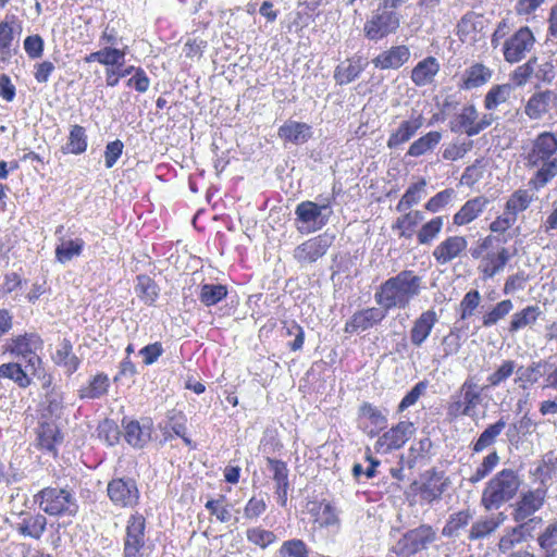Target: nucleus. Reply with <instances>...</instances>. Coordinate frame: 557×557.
<instances>
[{
    "instance_id": "f257e3e1",
    "label": "nucleus",
    "mask_w": 557,
    "mask_h": 557,
    "mask_svg": "<svg viewBox=\"0 0 557 557\" xmlns=\"http://www.w3.org/2000/svg\"><path fill=\"white\" fill-rule=\"evenodd\" d=\"M423 288L422 276L412 270H403L383 282L374 294L375 302L385 311L405 309Z\"/></svg>"
},
{
    "instance_id": "f03ea898",
    "label": "nucleus",
    "mask_w": 557,
    "mask_h": 557,
    "mask_svg": "<svg viewBox=\"0 0 557 557\" xmlns=\"http://www.w3.org/2000/svg\"><path fill=\"white\" fill-rule=\"evenodd\" d=\"M527 160L528 166L536 169L529 185L540 190L557 176V137L549 132L539 134Z\"/></svg>"
},
{
    "instance_id": "7ed1b4c3",
    "label": "nucleus",
    "mask_w": 557,
    "mask_h": 557,
    "mask_svg": "<svg viewBox=\"0 0 557 557\" xmlns=\"http://www.w3.org/2000/svg\"><path fill=\"white\" fill-rule=\"evenodd\" d=\"M522 484L519 473L510 468L503 469L493 475L482 491L481 506L486 511L497 510L512 500Z\"/></svg>"
},
{
    "instance_id": "20e7f679",
    "label": "nucleus",
    "mask_w": 557,
    "mask_h": 557,
    "mask_svg": "<svg viewBox=\"0 0 557 557\" xmlns=\"http://www.w3.org/2000/svg\"><path fill=\"white\" fill-rule=\"evenodd\" d=\"M39 508L50 516H75L78 504L75 494L66 487H46L34 496Z\"/></svg>"
},
{
    "instance_id": "39448f33",
    "label": "nucleus",
    "mask_w": 557,
    "mask_h": 557,
    "mask_svg": "<svg viewBox=\"0 0 557 557\" xmlns=\"http://www.w3.org/2000/svg\"><path fill=\"white\" fill-rule=\"evenodd\" d=\"M547 497V491L544 487H536L521 493L519 499L513 505L512 519L517 523L530 522L531 529L542 523V518L532 517L544 506Z\"/></svg>"
},
{
    "instance_id": "423d86ee",
    "label": "nucleus",
    "mask_w": 557,
    "mask_h": 557,
    "mask_svg": "<svg viewBox=\"0 0 557 557\" xmlns=\"http://www.w3.org/2000/svg\"><path fill=\"white\" fill-rule=\"evenodd\" d=\"M330 203H317L310 200L301 201L295 209L297 230L309 234L321 230L331 214Z\"/></svg>"
},
{
    "instance_id": "0eeeda50",
    "label": "nucleus",
    "mask_w": 557,
    "mask_h": 557,
    "mask_svg": "<svg viewBox=\"0 0 557 557\" xmlns=\"http://www.w3.org/2000/svg\"><path fill=\"white\" fill-rule=\"evenodd\" d=\"M437 540L436 531L429 524L407 531L392 547L397 556H412L424 549Z\"/></svg>"
},
{
    "instance_id": "6e6552de",
    "label": "nucleus",
    "mask_w": 557,
    "mask_h": 557,
    "mask_svg": "<svg viewBox=\"0 0 557 557\" xmlns=\"http://www.w3.org/2000/svg\"><path fill=\"white\" fill-rule=\"evenodd\" d=\"M400 24L396 12L380 5L363 26L364 36L372 41H379L396 33Z\"/></svg>"
},
{
    "instance_id": "1a4fd4ad",
    "label": "nucleus",
    "mask_w": 557,
    "mask_h": 557,
    "mask_svg": "<svg viewBox=\"0 0 557 557\" xmlns=\"http://www.w3.org/2000/svg\"><path fill=\"white\" fill-rule=\"evenodd\" d=\"M146 519L141 515H132L126 523L123 557H144L146 548Z\"/></svg>"
},
{
    "instance_id": "9d476101",
    "label": "nucleus",
    "mask_w": 557,
    "mask_h": 557,
    "mask_svg": "<svg viewBox=\"0 0 557 557\" xmlns=\"http://www.w3.org/2000/svg\"><path fill=\"white\" fill-rule=\"evenodd\" d=\"M535 44V37L527 26L520 27L503 44V55L508 63H518L525 58Z\"/></svg>"
},
{
    "instance_id": "9b49d317",
    "label": "nucleus",
    "mask_w": 557,
    "mask_h": 557,
    "mask_svg": "<svg viewBox=\"0 0 557 557\" xmlns=\"http://www.w3.org/2000/svg\"><path fill=\"white\" fill-rule=\"evenodd\" d=\"M416 431L414 424L410 421H400L395 426L383 433L374 444L377 454H388L392 450L401 448Z\"/></svg>"
},
{
    "instance_id": "f8f14e48",
    "label": "nucleus",
    "mask_w": 557,
    "mask_h": 557,
    "mask_svg": "<svg viewBox=\"0 0 557 557\" xmlns=\"http://www.w3.org/2000/svg\"><path fill=\"white\" fill-rule=\"evenodd\" d=\"M107 493L112 504L119 508H133L139 499V491L133 479L111 480Z\"/></svg>"
},
{
    "instance_id": "ddd939ff",
    "label": "nucleus",
    "mask_w": 557,
    "mask_h": 557,
    "mask_svg": "<svg viewBox=\"0 0 557 557\" xmlns=\"http://www.w3.org/2000/svg\"><path fill=\"white\" fill-rule=\"evenodd\" d=\"M42 341L36 334H25L12 339L8 345V350L16 357H22L32 373H36L40 366V358L36 354L41 348Z\"/></svg>"
},
{
    "instance_id": "4468645a",
    "label": "nucleus",
    "mask_w": 557,
    "mask_h": 557,
    "mask_svg": "<svg viewBox=\"0 0 557 557\" xmlns=\"http://www.w3.org/2000/svg\"><path fill=\"white\" fill-rule=\"evenodd\" d=\"M333 238L327 233L312 237L295 248L294 258L301 265L313 263L326 253Z\"/></svg>"
},
{
    "instance_id": "2eb2a0df",
    "label": "nucleus",
    "mask_w": 557,
    "mask_h": 557,
    "mask_svg": "<svg viewBox=\"0 0 557 557\" xmlns=\"http://www.w3.org/2000/svg\"><path fill=\"white\" fill-rule=\"evenodd\" d=\"M124 438L134 448H144L151 440L152 421L149 418L141 420L123 419Z\"/></svg>"
},
{
    "instance_id": "dca6fc26",
    "label": "nucleus",
    "mask_w": 557,
    "mask_h": 557,
    "mask_svg": "<svg viewBox=\"0 0 557 557\" xmlns=\"http://www.w3.org/2000/svg\"><path fill=\"white\" fill-rule=\"evenodd\" d=\"M557 108V92L552 89L534 92L524 106V113L531 120H541Z\"/></svg>"
},
{
    "instance_id": "f3484780",
    "label": "nucleus",
    "mask_w": 557,
    "mask_h": 557,
    "mask_svg": "<svg viewBox=\"0 0 557 557\" xmlns=\"http://www.w3.org/2000/svg\"><path fill=\"white\" fill-rule=\"evenodd\" d=\"M467 247L468 240L465 236H448L434 248L432 256L437 264L445 265L460 258Z\"/></svg>"
},
{
    "instance_id": "a211bd4d",
    "label": "nucleus",
    "mask_w": 557,
    "mask_h": 557,
    "mask_svg": "<svg viewBox=\"0 0 557 557\" xmlns=\"http://www.w3.org/2000/svg\"><path fill=\"white\" fill-rule=\"evenodd\" d=\"M386 312L387 311H385L382 307H371L357 311L352 314L350 320L346 322L345 332L355 333L358 331H366L371 329L385 319Z\"/></svg>"
},
{
    "instance_id": "6ab92c4d",
    "label": "nucleus",
    "mask_w": 557,
    "mask_h": 557,
    "mask_svg": "<svg viewBox=\"0 0 557 557\" xmlns=\"http://www.w3.org/2000/svg\"><path fill=\"white\" fill-rule=\"evenodd\" d=\"M437 321V313L433 309L423 311L412 323L410 343L414 347H421L431 335Z\"/></svg>"
},
{
    "instance_id": "aec40b11",
    "label": "nucleus",
    "mask_w": 557,
    "mask_h": 557,
    "mask_svg": "<svg viewBox=\"0 0 557 557\" xmlns=\"http://www.w3.org/2000/svg\"><path fill=\"white\" fill-rule=\"evenodd\" d=\"M410 58V50L407 46H394L372 60L373 65L380 70H397Z\"/></svg>"
},
{
    "instance_id": "412c9836",
    "label": "nucleus",
    "mask_w": 557,
    "mask_h": 557,
    "mask_svg": "<svg viewBox=\"0 0 557 557\" xmlns=\"http://www.w3.org/2000/svg\"><path fill=\"white\" fill-rule=\"evenodd\" d=\"M423 121L424 119L421 114L401 121L398 127L391 133L387 139V147L395 149L409 141L423 126Z\"/></svg>"
},
{
    "instance_id": "4be33fe9",
    "label": "nucleus",
    "mask_w": 557,
    "mask_h": 557,
    "mask_svg": "<svg viewBox=\"0 0 557 557\" xmlns=\"http://www.w3.org/2000/svg\"><path fill=\"white\" fill-rule=\"evenodd\" d=\"M492 76V69L483 63L475 62L463 71L459 87L465 90L475 89L487 84Z\"/></svg>"
},
{
    "instance_id": "5701e85b",
    "label": "nucleus",
    "mask_w": 557,
    "mask_h": 557,
    "mask_svg": "<svg viewBox=\"0 0 557 557\" xmlns=\"http://www.w3.org/2000/svg\"><path fill=\"white\" fill-rule=\"evenodd\" d=\"M269 469L273 472V480L275 481V494L277 503L282 507L287 505V491L289 488L288 469L284 461L273 458H267Z\"/></svg>"
},
{
    "instance_id": "b1692460",
    "label": "nucleus",
    "mask_w": 557,
    "mask_h": 557,
    "mask_svg": "<svg viewBox=\"0 0 557 557\" xmlns=\"http://www.w3.org/2000/svg\"><path fill=\"white\" fill-rule=\"evenodd\" d=\"M21 521L15 524L16 531L27 537L39 540L47 527V518L41 513L32 515L22 512Z\"/></svg>"
},
{
    "instance_id": "393cba45",
    "label": "nucleus",
    "mask_w": 557,
    "mask_h": 557,
    "mask_svg": "<svg viewBox=\"0 0 557 557\" xmlns=\"http://www.w3.org/2000/svg\"><path fill=\"white\" fill-rule=\"evenodd\" d=\"M478 117L479 112L473 104L465 106L450 122V131L453 133H465L469 137L475 136V122Z\"/></svg>"
},
{
    "instance_id": "a878e982",
    "label": "nucleus",
    "mask_w": 557,
    "mask_h": 557,
    "mask_svg": "<svg viewBox=\"0 0 557 557\" xmlns=\"http://www.w3.org/2000/svg\"><path fill=\"white\" fill-rule=\"evenodd\" d=\"M277 134L285 141L301 145L311 137V127L307 123L289 120L278 128Z\"/></svg>"
},
{
    "instance_id": "bb28decb",
    "label": "nucleus",
    "mask_w": 557,
    "mask_h": 557,
    "mask_svg": "<svg viewBox=\"0 0 557 557\" xmlns=\"http://www.w3.org/2000/svg\"><path fill=\"white\" fill-rule=\"evenodd\" d=\"M506 520V515L498 512L488 517L476 520L470 529L469 540L476 541L482 540L491 535L496 531Z\"/></svg>"
},
{
    "instance_id": "cd10ccee",
    "label": "nucleus",
    "mask_w": 557,
    "mask_h": 557,
    "mask_svg": "<svg viewBox=\"0 0 557 557\" xmlns=\"http://www.w3.org/2000/svg\"><path fill=\"white\" fill-rule=\"evenodd\" d=\"M440 67V63L434 57H428L412 69L411 81L419 87L429 85L434 81Z\"/></svg>"
},
{
    "instance_id": "c85d7f7f",
    "label": "nucleus",
    "mask_w": 557,
    "mask_h": 557,
    "mask_svg": "<svg viewBox=\"0 0 557 557\" xmlns=\"http://www.w3.org/2000/svg\"><path fill=\"white\" fill-rule=\"evenodd\" d=\"M487 203L488 199L483 196L468 200L454 215V224L461 226L471 223L483 212Z\"/></svg>"
},
{
    "instance_id": "c756f323",
    "label": "nucleus",
    "mask_w": 557,
    "mask_h": 557,
    "mask_svg": "<svg viewBox=\"0 0 557 557\" xmlns=\"http://www.w3.org/2000/svg\"><path fill=\"white\" fill-rule=\"evenodd\" d=\"M482 391L483 387H480L473 377H468L456 392L473 418L476 416L478 406L482 401Z\"/></svg>"
},
{
    "instance_id": "7c9ffc66",
    "label": "nucleus",
    "mask_w": 557,
    "mask_h": 557,
    "mask_svg": "<svg viewBox=\"0 0 557 557\" xmlns=\"http://www.w3.org/2000/svg\"><path fill=\"white\" fill-rule=\"evenodd\" d=\"M509 259L508 249L503 247L497 252H488L479 269L484 278H492L504 270Z\"/></svg>"
},
{
    "instance_id": "2f4dec72",
    "label": "nucleus",
    "mask_w": 557,
    "mask_h": 557,
    "mask_svg": "<svg viewBox=\"0 0 557 557\" xmlns=\"http://www.w3.org/2000/svg\"><path fill=\"white\" fill-rule=\"evenodd\" d=\"M442 138L443 134L440 131H430L410 144L406 156L413 158L425 156L437 147Z\"/></svg>"
},
{
    "instance_id": "473e14b6",
    "label": "nucleus",
    "mask_w": 557,
    "mask_h": 557,
    "mask_svg": "<svg viewBox=\"0 0 557 557\" xmlns=\"http://www.w3.org/2000/svg\"><path fill=\"white\" fill-rule=\"evenodd\" d=\"M85 242L81 237L66 238L62 237L55 247V260L65 264L82 255Z\"/></svg>"
},
{
    "instance_id": "72a5a7b5",
    "label": "nucleus",
    "mask_w": 557,
    "mask_h": 557,
    "mask_svg": "<svg viewBox=\"0 0 557 557\" xmlns=\"http://www.w3.org/2000/svg\"><path fill=\"white\" fill-rule=\"evenodd\" d=\"M542 315V310L537 305H530L512 314L509 323V332L517 333L524 327H532Z\"/></svg>"
},
{
    "instance_id": "f704fd0d",
    "label": "nucleus",
    "mask_w": 557,
    "mask_h": 557,
    "mask_svg": "<svg viewBox=\"0 0 557 557\" xmlns=\"http://www.w3.org/2000/svg\"><path fill=\"white\" fill-rule=\"evenodd\" d=\"M533 536V530L530 522L518 523L517 527L508 530L499 540L498 549L502 553H508L516 545L523 542L527 537Z\"/></svg>"
},
{
    "instance_id": "c9c22d12",
    "label": "nucleus",
    "mask_w": 557,
    "mask_h": 557,
    "mask_svg": "<svg viewBox=\"0 0 557 557\" xmlns=\"http://www.w3.org/2000/svg\"><path fill=\"white\" fill-rule=\"evenodd\" d=\"M536 544L542 557H557V519L548 522L539 533Z\"/></svg>"
},
{
    "instance_id": "e433bc0d",
    "label": "nucleus",
    "mask_w": 557,
    "mask_h": 557,
    "mask_svg": "<svg viewBox=\"0 0 557 557\" xmlns=\"http://www.w3.org/2000/svg\"><path fill=\"white\" fill-rule=\"evenodd\" d=\"M73 347L69 339L64 338L57 347L53 355L54 362L63 367L65 372L73 374L79 367L81 360L72 351Z\"/></svg>"
},
{
    "instance_id": "4c0bfd02",
    "label": "nucleus",
    "mask_w": 557,
    "mask_h": 557,
    "mask_svg": "<svg viewBox=\"0 0 557 557\" xmlns=\"http://www.w3.org/2000/svg\"><path fill=\"white\" fill-rule=\"evenodd\" d=\"M30 375H35V373H32L27 363L24 368L17 362H9L0 366V377L10 379L23 388L29 386L32 382Z\"/></svg>"
},
{
    "instance_id": "58836bf2",
    "label": "nucleus",
    "mask_w": 557,
    "mask_h": 557,
    "mask_svg": "<svg viewBox=\"0 0 557 557\" xmlns=\"http://www.w3.org/2000/svg\"><path fill=\"white\" fill-rule=\"evenodd\" d=\"M88 141L85 127L73 125L70 129L67 141L61 147L64 154H82L87 150Z\"/></svg>"
},
{
    "instance_id": "ea45409f",
    "label": "nucleus",
    "mask_w": 557,
    "mask_h": 557,
    "mask_svg": "<svg viewBox=\"0 0 557 557\" xmlns=\"http://www.w3.org/2000/svg\"><path fill=\"white\" fill-rule=\"evenodd\" d=\"M506 420L502 417L495 423L490 424L479 436V438L472 444L473 453H481L486 448L491 447L495 444L497 437L502 434L504 429L506 428Z\"/></svg>"
},
{
    "instance_id": "a19ab883",
    "label": "nucleus",
    "mask_w": 557,
    "mask_h": 557,
    "mask_svg": "<svg viewBox=\"0 0 557 557\" xmlns=\"http://www.w3.org/2000/svg\"><path fill=\"white\" fill-rule=\"evenodd\" d=\"M364 70L360 59L347 60L338 64L334 71V79L338 85H347L355 81Z\"/></svg>"
},
{
    "instance_id": "79ce46f5",
    "label": "nucleus",
    "mask_w": 557,
    "mask_h": 557,
    "mask_svg": "<svg viewBox=\"0 0 557 557\" xmlns=\"http://www.w3.org/2000/svg\"><path fill=\"white\" fill-rule=\"evenodd\" d=\"M547 362L543 360L533 361L529 366H519L516 368L515 382L521 387H525L527 384L533 385L543 375V368H546Z\"/></svg>"
},
{
    "instance_id": "37998d69",
    "label": "nucleus",
    "mask_w": 557,
    "mask_h": 557,
    "mask_svg": "<svg viewBox=\"0 0 557 557\" xmlns=\"http://www.w3.org/2000/svg\"><path fill=\"white\" fill-rule=\"evenodd\" d=\"M535 194L529 189L519 188L515 190L506 202V210L518 216L520 212L525 211L535 199Z\"/></svg>"
},
{
    "instance_id": "c03bdc74",
    "label": "nucleus",
    "mask_w": 557,
    "mask_h": 557,
    "mask_svg": "<svg viewBox=\"0 0 557 557\" xmlns=\"http://www.w3.org/2000/svg\"><path fill=\"white\" fill-rule=\"evenodd\" d=\"M425 187L426 181L424 178L411 184L397 203L396 210L398 212H405L411 207L418 205L425 195Z\"/></svg>"
},
{
    "instance_id": "a18cd8bd",
    "label": "nucleus",
    "mask_w": 557,
    "mask_h": 557,
    "mask_svg": "<svg viewBox=\"0 0 557 557\" xmlns=\"http://www.w3.org/2000/svg\"><path fill=\"white\" fill-rule=\"evenodd\" d=\"M513 91L511 84H502L493 86L484 97V108L495 110L498 106L507 102Z\"/></svg>"
},
{
    "instance_id": "49530a36",
    "label": "nucleus",
    "mask_w": 557,
    "mask_h": 557,
    "mask_svg": "<svg viewBox=\"0 0 557 557\" xmlns=\"http://www.w3.org/2000/svg\"><path fill=\"white\" fill-rule=\"evenodd\" d=\"M135 292L146 305H152L158 298L160 289L150 276L138 275Z\"/></svg>"
},
{
    "instance_id": "de8ad7c7",
    "label": "nucleus",
    "mask_w": 557,
    "mask_h": 557,
    "mask_svg": "<svg viewBox=\"0 0 557 557\" xmlns=\"http://www.w3.org/2000/svg\"><path fill=\"white\" fill-rule=\"evenodd\" d=\"M473 148V140H454L442 146V158L445 161L462 159Z\"/></svg>"
},
{
    "instance_id": "09e8293b",
    "label": "nucleus",
    "mask_w": 557,
    "mask_h": 557,
    "mask_svg": "<svg viewBox=\"0 0 557 557\" xmlns=\"http://www.w3.org/2000/svg\"><path fill=\"white\" fill-rule=\"evenodd\" d=\"M38 441L41 448L53 450L54 445L62 441L59 428L53 422H42L38 429Z\"/></svg>"
},
{
    "instance_id": "8fccbe9b",
    "label": "nucleus",
    "mask_w": 557,
    "mask_h": 557,
    "mask_svg": "<svg viewBox=\"0 0 557 557\" xmlns=\"http://www.w3.org/2000/svg\"><path fill=\"white\" fill-rule=\"evenodd\" d=\"M109 379L106 374L95 375L87 386L79 389L81 398L95 399L103 396L108 392Z\"/></svg>"
},
{
    "instance_id": "3c124183",
    "label": "nucleus",
    "mask_w": 557,
    "mask_h": 557,
    "mask_svg": "<svg viewBox=\"0 0 557 557\" xmlns=\"http://www.w3.org/2000/svg\"><path fill=\"white\" fill-rule=\"evenodd\" d=\"M517 363L515 360L506 359L486 377L487 387H497L505 383L516 373Z\"/></svg>"
},
{
    "instance_id": "603ef678",
    "label": "nucleus",
    "mask_w": 557,
    "mask_h": 557,
    "mask_svg": "<svg viewBox=\"0 0 557 557\" xmlns=\"http://www.w3.org/2000/svg\"><path fill=\"white\" fill-rule=\"evenodd\" d=\"M500 457L496 450L486 455L482 462L476 467L475 471L471 474L468 481L471 484H476L484 480L492 471L498 466Z\"/></svg>"
},
{
    "instance_id": "864d4df0",
    "label": "nucleus",
    "mask_w": 557,
    "mask_h": 557,
    "mask_svg": "<svg viewBox=\"0 0 557 557\" xmlns=\"http://www.w3.org/2000/svg\"><path fill=\"white\" fill-rule=\"evenodd\" d=\"M449 480L438 482V480L432 478L428 482L423 483L420 488V497L422 500L431 504L435 500L441 499L443 493L448 487Z\"/></svg>"
},
{
    "instance_id": "5fc2aeb1",
    "label": "nucleus",
    "mask_w": 557,
    "mask_h": 557,
    "mask_svg": "<svg viewBox=\"0 0 557 557\" xmlns=\"http://www.w3.org/2000/svg\"><path fill=\"white\" fill-rule=\"evenodd\" d=\"M226 296V286L221 284H203L200 288L199 300L206 307H211L220 302Z\"/></svg>"
},
{
    "instance_id": "6e6d98bb",
    "label": "nucleus",
    "mask_w": 557,
    "mask_h": 557,
    "mask_svg": "<svg viewBox=\"0 0 557 557\" xmlns=\"http://www.w3.org/2000/svg\"><path fill=\"white\" fill-rule=\"evenodd\" d=\"M513 309V302L510 299H504L497 302L488 312L482 317V324L491 327L507 317Z\"/></svg>"
},
{
    "instance_id": "4d7b16f0",
    "label": "nucleus",
    "mask_w": 557,
    "mask_h": 557,
    "mask_svg": "<svg viewBox=\"0 0 557 557\" xmlns=\"http://www.w3.org/2000/svg\"><path fill=\"white\" fill-rule=\"evenodd\" d=\"M472 518L473 515L470 510H460L453 513L443 528V535L448 537L456 536L461 529L469 524Z\"/></svg>"
},
{
    "instance_id": "13d9d810",
    "label": "nucleus",
    "mask_w": 557,
    "mask_h": 557,
    "mask_svg": "<svg viewBox=\"0 0 557 557\" xmlns=\"http://www.w3.org/2000/svg\"><path fill=\"white\" fill-rule=\"evenodd\" d=\"M424 219V215L421 211L414 210L409 211L401 216L397 218L396 222L393 225L394 230H399V236L410 238L411 237V230L422 220Z\"/></svg>"
},
{
    "instance_id": "bf43d9fd",
    "label": "nucleus",
    "mask_w": 557,
    "mask_h": 557,
    "mask_svg": "<svg viewBox=\"0 0 557 557\" xmlns=\"http://www.w3.org/2000/svg\"><path fill=\"white\" fill-rule=\"evenodd\" d=\"M444 226V218L435 216L421 226L417 234L419 244L429 245L440 235Z\"/></svg>"
},
{
    "instance_id": "052dcab7",
    "label": "nucleus",
    "mask_w": 557,
    "mask_h": 557,
    "mask_svg": "<svg viewBox=\"0 0 557 557\" xmlns=\"http://www.w3.org/2000/svg\"><path fill=\"white\" fill-rule=\"evenodd\" d=\"M13 27L8 21L0 22V62L12 58Z\"/></svg>"
},
{
    "instance_id": "680f3d73",
    "label": "nucleus",
    "mask_w": 557,
    "mask_h": 557,
    "mask_svg": "<svg viewBox=\"0 0 557 557\" xmlns=\"http://www.w3.org/2000/svg\"><path fill=\"white\" fill-rule=\"evenodd\" d=\"M127 52V46L117 49L111 46H106L101 49V64L106 66H122Z\"/></svg>"
},
{
    "instance_id": "e2e57ef3",
    "label": "nucleus",
    "mask_w": 557,
    "mask_h": 557,
    "mask_svg": "<svg viewBox=\"0 0 557 557\" xmlns=\"http://www.w3.org/2000/svg\"><path fill=\"white\" fill-rule=\"evenodd\" d=\"M98 432L99 437L110 446L117 444L122 434L119 425L110 419H106L99 424Z\"/></svg>"
},
{
    "instance_id": "0e129e2a",
    "label": "nucleus",
    "mask_w": 557,
    "mask_h": 557,
    "mask_svg": "<svg viewBox=\"0 0 557 557\" xmlns=\"http://www.w3.org/2000/svg\"><path fill=\"white\" fill-rule=\"evenodd\" d=\"M281 557H309L306 543L298 539L285 541L280 548Z\"/></svg>"
},
{
    "instance_id": "69168bd1",
    "label": "nucleus",
    "mask_w": 557,
    "mask_h": 557,
    "mask_svg": "<svg viewBox=\"0 0 557 557\" xmlns=\"http://www.w3.org/2000/svg\"><path fill=\"white\" fill-rule=\"evenodd\" d=\"M246 535L250 543L261 548H267L270 544L276 541V535L272 531L261 528H250L247 530Z\"/></svg>"
},
{
    "instance_id": "338daca9",
    "label": "nucleus",
    "mask_w": 557,
    "mask_h": 557,
    "mask_svg": "<svg viewBox=\"0 0 557 557\" xmlns=\"http://www.w3.org/2000/svg\"><path fill=\"white\" fill-rule=\"evenodd\" d=\"M481 301V295L478 290H469L460 301V319L466 320L473 315Z\"/></svg>"
},
{
    "instance_id": "774afa93",
    "label": "nucleus",
    "mask_w": 557,
    "mask_h": 557,
    "mask_svg": "<svg viewBox=\"0 0 557 557\" xmlns=\"http://www.w3.org/2000/svg\"><path fill=\"white\" fill-rule=\"evenodd\" d=\"M536 62L537 58L533 57L512 72L511 79L517 86L524 85L532 77Z\"/></svg>"
}]
</instances>
